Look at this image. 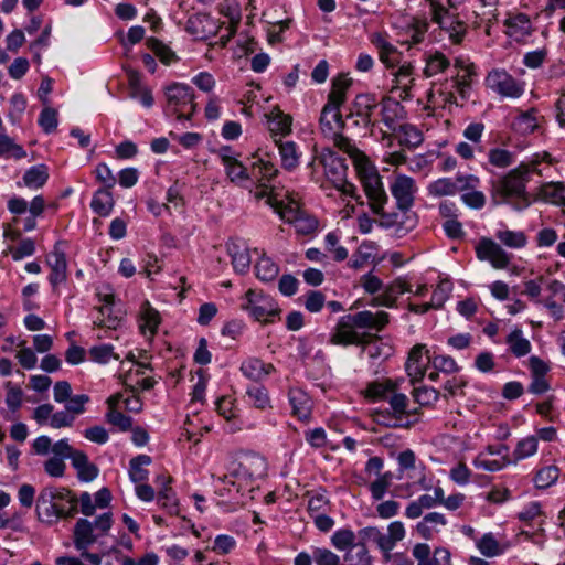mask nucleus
Segmentation results:
<instances>
[{"instance_id":"f257e3e1","label":"nucleus","mask_w":565,"mask_h":565,"mask_svg":"<svg viewBox=\"0 0 565 565\" xmlns=\"http://www.w3.org/2000/svg\"><path fill=\"white\" fill-rule=\"evenodd\" d=\"M556 161L547 151L534 153L529 160L491 182V198L495 204H512L515 210H524L531 205L526 185L532 172L544 174L540 166H553Z\"/></svg>"},{"instance_id":"f03ea898","label":"nucleus","mask_w":565,"mask_h":565,"mask_svg":"<svg viewBox=\"0 0 565 565\" xmlns=\"http://www.w3.org/2000/svg\"><path fill=\"white\" fill-rule=\"evenodd\" d=\"M267 463L258 454H245L232 462L228 472L217 477L221 495L247 497L255 487V481L266 475Z\"/></svg>"},{"instance_id":"7ed1b4c3","label":"nucleus","mask_w":565,"mask_h":565,"mask_svg":"<svg viewBox=\"0 0 565 565\" xmlns=\"http://www.w3.org/2000/svg\"><path fill=\"white\" fill-rule=\"evenodd\" d=\"M76 513L77 497L72 490L54 486L41 489L35 505V514L41 523L52 526Z\"/></svg>"},{"instance_id":"20e7f679","label":"nucleus","mask_w":565,"mask_h":565,"mask_svg":"<svg viewBox=\"0 0 565 565\" xmlns=\"http://www.w3.org/2000/svg\"><path fill=\"white\" fill-rule=\"evenodd\" d=\"M329 138L333 140L337 148L345 152L352 159L366 198H370L373 204L379 207L380 200L385 199V189L381 175L371 164L369 158L340 131Z\"/></svg>"},{"instance_id":"39448f33","label":"nucleus","mask_w":565,"mask_h":565,"mask_svg":"<svg viewBox=\"0 0 565 565\" xmlns=\"http://www.w3.org/2000/svg\"><path fill=\"white\" fill-rule=\"evenodd\" d=\"M312 170L311 177L316 182H320L321 178L318 170L322 169L324 181L321 182V188L327 189L329 183L332 188L338 190L342 195L358 199L356 186L347 180L348 167L344 160L330 149H324L321 153L313 158L309 163Z\"/></svg>"},{"instance_id":"423d86ee","label":"nucleus","mask_w":565,"mask_h":565,"mask_svg":"<svg viewBox=\"0 0 565 565\" xmlns=\"http://www.w3.org/2000/svg\"><path fill=\"white\" fill-rule=\"evenodd\" d=\"M267 204L280 216L291 224L299 235H312L319 227L318 220L301 207L300 199L296 193H287L284 199L268 195Z\"/></svg>"},{"instance_id":"0eeeda50","label":"nucleus","mask_w":565,"mask_h":565,"mask_svg":"<svg viewBox=\"0 0 565 565\" xmlns=\"http://www.w3.org/2000/svg\"><path fill=\"white\" fill-rule=\"evenodd\" d=\"M167 114L179 120H191L196 111L193 88L184 83H173L166 88Z\"/></svg>"},{"instance_id":"6e6552de","label":"nucleus","mask_w":565,"mask_h":565,"mask_svg":"<svg viewBox=\"0 0 565 565\" xmlns=\"http://www.w3.org/2000/svg\"><path fill=\"white\" fill-rule=\"evenodd\" d=\"M113 524L111 513L106 512L95 519H79L73 531V542L77 551H86L98 537L106 535Z\"/></svg>"},{"instance_id":"1a4fd4ad","label":"nucleus","mask_w":565,"mask_h":565,"mask_svg":"<svg viewBox=\"0 0 565 565\" xmlns=\"http://www.w3.org/2000/svg\"><path fill=\"white\" fill-rule=\"evenodd\" d=\"M484 86L500 98L516 99L525 92V83L502 67H494L488 72Z\"/></svg>"},{"instance_id":"9d476101","label":"nucleus","mask_w":565,"mask_h":565,"mask_svg":"<svg viewBox=\"0 0 565 565\" xmlns=\"http://www.w3.org/2000/svg\"><path fill=\"white\" fill-rule=\"evenodd\" d=\"M369 206L374 214L380 215V225L385 228H393L398 236L414 230L417 224V217L412 210H398L397 212H385V205L388 202V196L385 193V199L380 200L379 207L373 204V201L367 198Z\"/></svg>"},{"instance_id":"9b49d317","label":"nucleus","mask_w":565,"mask_h":565,"mask_svg":"<svg viewBox=\"0 0 565 565\" xmlns=\"http://www.w3.org/2000/svg\"><path fill=\"white\" fill-rule=\"evenodd\" d=\"M245 303L242 308L256 321L273 323L281 312L277 302L262 290L249 289L245 294Z\"/></svg>"},{"instance_id":"f8f14e48","label":"nucleus","mask_w":565,"mask_h":565,"mask_svg":"<svg viewBox=\"0 0 565 565\" xmlns=\"http://www.w3.org/2000/svg\"><path fill=\"white\" fill-rule=\"evenodd\" d=\"M397 460V479L415 480L423 490L429 489V481L426 476V466L417 459L412 449L401 451Z\"/></svg>"},{"instance_id":"ddd939ff","label":"nucleus","mask_w":565,"mask_h":565,"mask_svg":"<svg viewBox=\"0 0 565 565\" xmlns=\"http://www.w3.org/2000/svg\"><path fill=\"white\" fill-rule=\"evenodd\" d=\"M476 256L481 262H488L494 269H507L513 258L501 244L489 237H481L475 247Z\"/></svg>"},{"instance_id":"4468645a","label":"nucleus","mask_w":565,"mask_h":565,"mask_svg":"<svg viewBox=\"0 0 565 565\" xmlns=\"http://www.w3.org/2000/svg\"><path fill=\"white\" fill-rule=\"evenodd\" d=\"M388 188L397 210H412L418 191L416 181L412 177L396 173L391 180Z\"/></svg>"},{"instance_id":"2eb2a0df","label":"nucleus","mask_w":565,"mask_h":565,"mask_svg":"<svg viewBox=\"0 0 565 565\" xmlns=\"http://www.w3.org/2000/svg\"><path fill=\"white\" fill-rule=\"evenodd\" d=\"M454 66L457 70V74L450 82L455 86L461 102L466 103L471 97L472 82L477 76V67L472 62L463 57H457Z\"/></svg>"},{"instance_id":"dca6fc26","label":"nucleus","mask_w":565,"mask_h":565,"mask_svg":"<svg viewBox=\"0 0 565 565\" xmlns=\"http://www.w3.org/2000/svg\"><path fill=\"white\" fill-rule=\"evenodd\" d=\"M349 315L343 316L334 327L330 342L337 345H351V344H363L367 341V334L358 331L352 321L348 320Z\"/></svg>"},{"instance_id":"f3484780","label":"nucleus","mask_w":565,"mask_h":565,"mask_svg":"<svg viewBox=\"0 0 565 565\" xmlns=\"http://www.w3.org/2000/svg\"><path fill=\"white\" fill-rule=\"evenodd\" d=\"M215 153L220 158L231 182L242 184L249 179L246 167L237 159V154L232 147L222 146Z\"/></svg>"},{"instance_id":"a211bd4d","label":"nucleus","mask_w":565,"mask_h":565,"mask_svg":"<svg viewBox=\"0 0 565 565\" xmlns=\"http://www.w3.org/2000/svg\"><path fill=\"white\" fill-rule=\"evenodd\" d=\"M527 366L531 374V383L529 385V392L534 395H542L550 388V382L546 377L551 370L550 364L543 359L532 355L529 358Z\"/></svg>"},{"instance_id":"6ab92c4d","label":"nucleus","mask_w":565,"mask_h":565,"mask_svg":"<svg viewBox=\"0 0 565 565\" xmlns=\"http://www.w3.org/2000/svg\"><path fill=\"white\" fill-rule=\"evenodd\" d=\"M404 382L403 379H379L369 382L363 390L364 397L370 402L387 401L392 392L398 391L401 384Z\"/></svg>"},{"instance_id":"aec40b11","label":"nucleus","mask_w":565,"mask_h":565,"mask_svg":"<svg viewBox=\"0 0 565 565\" xmlns=\"http://www.w3.org/2000/svg\"><path fill=\"white\" fill-rule=\"evenodd\" d=\"M370 41L376 47L380 61L387 68H393L399 64L402 52L388 41L387 34L375 32L371 34Z\"/></svg>"},{"instance_id":"412c9836","label":"nucleus","mask_w":565,"mask_h":565,"mask_svg":"<svg viewBox=\"0 0 565 565\" xmlns=\"http://www.w3.org/2000/svg\"><path fill=\"white\" fill-rule=\"evenodd\" d=\"M381 121L391 131H396L401 121L404 120L406 111L404 106L392 97H383L380 102Z\"/></svg>"},{"instance_id":"4be33fe9","label":"nucleus","mask_w":565,"mask_h":565,"mask_svg":"<svg viewBox=\"0 0 565 565\" xmlns=\"http://www.w3.org/2000/svg\"><path fill=\"white\" fill-rule=\"evenodd\" d=\"M392 75V92H398V97L403 100L411 98V92L415 83V68L412 63L406 62L402 64Z\"/></svg>"},{"instance_id":"5701e85b","label":"nucleus","mask_w":565,"mask_h":565,"mask_svg":"<svg viewBox=\"0 0 565 565\" xmlns=\"http://www.w3.org/2000/svg\"><path fill=\"white\" fill-rule=\"evenodd\" d=\"M425 354H428L425 344H416L409 351L405 370L412 383L419 382L425 376L427 365V362L424 361Z\"/></svg>"},{"instance_id":"b1692460","label":"nucleus","mask_w":565,"mask_h":565,"mask_svg":"<svg viewBox=\"0 0 565 565\" xmlns=\"http://www.w3.org/2000/svg\"><path fill=\"white\" fill-rule=\"evenodd\" d=\"M447 525V519L439 512L427 513L415 526L418 536L433 540Z\"/></svg>"},{"instance_id":"393cba45","label":"nucleus","mask_w":565,"mask_h":565,"mask_svg":"<svg viewBox=\"0 0 565 565\" xmlns=\"http://www.w3.org/2000/svg\"><path fill=\"white\" fill-rule=\"evenodd\" d=\"M348 320L352 321L358 329L382 330L388 323V313L385 311L372 312L369 310L349 315Z\"/></svg>"},{"instance_id":"a878e982","label":"nucleus","mask_w":565,"mask_h":565,"mask_svg":"<svg viewBox=\"0 0 565 565\" xmlns=\"http://www.w3.org/2000/svg\"><path fill=\"white\" fill-rule=\"evenodd\" d=\"M504 25L507 26V34L516 42L524 41L533 31L532 22L525 13L510 15Z\"/></svg>"},{"instance_id":"bb28decb","label":"nucleus","mask_w":565,"mask_h":565,"mask_svg":"<svg viewBox=\"0 0 565 565\" xmlns=\"http://www.w3.org/2000/svg\"><path fill=\"white\" fill-rule=\"evenodd\" d=\"M344 127L340 107L326 104L320 115V128L326 137L335 135Z\"/></svg>"},{"instance_id":"cd10ccee","label":"nucleus","mask_w":565,"mask_h":565,"mask_svg":"<svg viewBox=\"0 0 565 565\" xmlns=\"http://www.w3.org/2000/svg\"><path fill=\"white\" fill-rule=\"evenodd\" d=\"M430 102L439 104L443 108L451 107L452 105L462 107L465 105L450 81H445L434 86L430 94Z\"/></svg>"},{"instance_id":"c85d7f7f","label":"nucleus","mask_w":565,"mask_h":565,"mask_svg":"<svg viewBox=\"0 0 565 565\" xmlns=\"http://www.w3.org/2000/svg\"><path fill=\"white\" fill-rule=\"evenodd\" d=\"M227 254L231 257L232 266L237 274H245L249 270L250 255L248 247L238 241L226 244Z\"/></svg>"},{"instance_id":"c756f323","label":"nucleus","mask_w":565,"mask_h":565,"mask_svg":"<svg viewBox=\"0 0 565 565\" xmlns=\"http://www.w3.org/2000/svg\"><path fill=\"white\" fill-rule=\"evenodd\" d=\"M411 291V284L405 278L398 277L383 289L382 294L375 298V301L377 305L392 308L395 306L399 295Z\"/></svg>"},{"instance_id":"7c9ffc66","label":"nucleus","mask_w":565,"mask_h":565,"mask_svg":"<svg viewBox=\"0 0 565 565\" xmlns=\"http://www.w3.org/2000/svg\"><path fill=\"white\" fill-rule=\"evenodd\" d=\"M544 117L536 108L521 111L513 121V127L522 135H530L542 129Z\"/></svg>"},{"instance_id":"2f4dec72","label":"nucleus","mask_w":565,"mask_h":565,"mask_svg":"<svg viewBox=\"0 0 565 565\" xmlns=\"http://www.w3.org/2000/svg\"><path fill=\"white\" fill-rule=\"evenodd\" d=\"M241 372L247 379L259 382L275 371V367L270 363H265L257 358H248L244 360L239 367Z\"/></svg>"},{"instance_id":"473e14b6","label":"nucleus","mask_w":565,"mask_h":565,"mask_svg":"<svg viewBox=\"0 0 565 565\" xmlns=\"http://www.w3.org/2000/svg\"><path fill=\"white\" fill-rule=\"evenodd\" d=\"M292 414L300 420H307L311 415L312 402L310 397L300 388H290L288 393Z\"/></svg>"},{"instance_id":"72a5a7b5","label":"nucleus","mask_w":565,"mask_h":565,"mask_svg":"<svg viewBox=\"0 0 565 565\" xmlns=\"http://www.w3.org/2000/svg\"><path fill=\"white\" fill-rule=\"evenodd\" d=\"M380 102L376 96L373 94H360L355 97L353 102V111L354 114L362 118L365 125L374 126V121L372 120L373 110L379 107Z\"/></svg>"},{"instance_id":"f704fd0d","label":"nucleus","mask_w":565,"mask_h":565,"mask_svg":"<svg viewBox=\"0 0 565 565\" xmlns=\"http://www.w3.org/2000/svg\"><path fill=\"white\" fill-rule=\"evenodd\" d=\"M73 456L71 462L77 472V478L83 482L93 481L99 472L97 466L92 463L88 456L82 450H77Z\"/></svg>"},{"instance_id":"c9c22d12","label":"nucleus","mask_w":565,"mask_h":565,"mask_svg":"<svg viewBox=\"0 0 565 565\" xmlns=\"http://www.w3.org/2000/svg\"><path fill=\"white\" fill-rule=\"evenodd\" d=\"M352 85V79L345 74H338L331 83L327 104L340 107L347 100V93Z\"/></svg>"},{"instance_id":"e433bc0d","label":"nucleus","mask_w":565,"mask_h":565,"mask_svg":"<svg viewBox=\"0 0 565 565\" xmlns=\"http://www.w3.org/2000/svg\"><path fill=\"white\" fill-rule=\"evenodd\" d=\"M537 198L553 205L565 206V184L563 182L543 183L539 188Z\"/></svg>"},{"instance_id":"4c0bfd02","label":"nucleus","mask_w":565,"mask_h":565,"mask_svg":"<svg viewBox=\"0 0 565 565\" xmlns=\"http://www.w3.org/2000/svg\"><path fill=\"white\" fill-rule=\"evenodd\" d=\"M49 175L50 173L46 164L40 163L32 166L24 172L22 182H19L18 185H23L31 190H39L47 182Z\"/></svg>"},{"instance_id":"58836bf2","label":"nucleus","mask_w":565,"mask_h":565,"mask_svg":"<svg viewBox=\"0 0 565 565\" xmlns=\"http://www.w3.org/2000/svg\"><path fill=\"white\" fill-rule=\"evenodd\" d=\"M539 449L537 437L533 435L525 436L518 440L511 452L510 461L512 465H518L520 461L533 457Z\"/></svg>"},{"instance_id":"ea45409f","label":"nucleus","mask_w":565,"mask_h":565,"mask_svg":"<svg viewBox=\"0 0 565 565\" xmlns=\"http://www.w3.org/2000/svg\"><path fill=\"white\" fill-rule=\"evenodd\" d=\"M510 353L520 359L527 355L532 350V344L527 338L524 337L520 328H514L505 339Z\"/></svg>"},{"instance_id":"a19ab883","label":"nucleus","mask_w":565,"mask_h":565,"mask_svg":"<svg viewBox=\"0 0 565 565\" xmlns=\"http://www.w3.org/2000/svg\"><path fill=\"white\" fill-rule=\"evenodd\" d=\"M160 322L161 318L158 310L152 308L150 303L146 301L141 307L139 320V328L142 334L153 337L157 333Z\"/></svg>"},{"instance_id":"79ce46f5","label":"nucleus","mask_w":565,"mask_h":565,"mask_svg":"<svg viewBox=\"0 0 565 565\" xmlns=\"http://www.w3.org/2000/svg\"><path fill=\"white\" fill-rule=\"evenodd\" d=\"M404 30L406 39L401 41V43L411 47L412 45L423 42L428 30V22L413 17L406 22Z\"/></svg>"},{"instance_id":"37998d69","label":"nucleus","mask_w":565,"mask_h":565,"mask_svg":"<svg viewBox=\"0 0 565 565\" xmlns=\"http://www.w3.org/2000/svg\"><path fill=\"white\" fill-rule=\"evenodd\" d=\"M268 117V129L270 134L276 138L290 134L291 131V117L289 115L284 114L278 108H275L270 111Z\"/></svg>"},{"instance_id":"c03bdc74","label":"nucleus","mask_w":565,"mask_h":565,"mask_svg":"<svg viewBox=\"0 0 565 565\" xmlns=\"http://www.w3.org/2000/svg\"><path fill=\"white\" fill-rule=\"evenodd\" d=\"M115 205V200L110 192V189L100 188L94 194L90 202V209L94 213L102 217L108 216Z\"/></svg>"},{"instance_id":"a18cd8bd","label":"nucleus","mask_w":565,"mask_h":565,"mask_svg":"<svg viewBox=\"0 0 565 565\" xmlns=\"http://www.w3.org/2000/svg\"><path fill=\"white\" fill-rule=\"evenodd\" d=\"M494 237L504 246L512 249H520L526 246L527 237L523 231H512L502 225L495 233Z\"/></svg>"},{"instance_id":"49530a36","label":"nucleus","mask_w":565,"mask_h":565,"mask_svg":"<svg viewBox=\"0 0 565 565\" xmlns=\"http://www.w3.org/2000/svg\"><path fill=\"white\" fill-rule=\"evenodd\" d=\"M51 268L49 280L53 287H56L66 279V259L63 253H52L47 258Z\"/></svg>"},{"instance_id":"de8ad7c7","label":"nucleus","mask_w":565,"mask_h":565,"mask_svg":"<svg viewBox=\"0 0 565 565\" xmlns=\"http://www.w3.org/2000/svg\"><path fill=\"white\" fill-rule=\"evenodd\" d=\"M458 193L455 178H439L427 185V194L431 198L452 196Z\"/></svg>"},{"instance_id":"09e8293b","label":"nucleus","mask_w":565,"mask_h":565,"mask_svg":"<svg viewBox=\"0 0 565 565\" xmlns=\"http://www.w3.org/2000/svg\"><path fill=\"white\" fill-rule=\"evenodd\" d=\"M279 271V266L270 257L265 255L262 256L255 264L256 277L264 282L276 280Z\"/></svg>"},{"instance_id":"8fccbe9b","label":"nucleus","mask_w":565,"mask_h":565,"mask_svg":"<svg viewBox=\"0 0 565 565\" xmlns=\"http://www.w3.org/2000/svg\"><path fill=\"white\" fill-rule=\"evenodd\" d=\"M151 463V457L148 455H138L129 462V478L134 483H140L148 479L149 472L146 469Z\"/></svg>"},{"instance_id":"3c124183","label":"nucleus","mask_w":565,"mask_h":565,"mask_svg":"<svg viewBox=\"0 0 565 565\" xmlns=\"http://www.w3.org/2000/svg\"><path fill=\"white\" fill-rule=\"evenodd\" d=\"M344 561L348 565H372L373 557L364 542H356L344 554Z\"/></svg>"},{"instance_id":"603ef678","label":"nucleus","mask_w":565,"mask_h":565,"mask_svg":"<svg viewBox=\"0 0 565 565\" xmlns=\"http://www.w3.org/2000/svg\"><path fill=\"white\" fill-rule=\"evenodd\" d=\"M281 158V166L287 170L295 169L299 163V153L297 146L292 141L282 142L281 139H275Z\"/></svg>"},{"instance_id":"864d4df0","label":"nucleus","mask_w":565,"mask_h":565,"mask_svg":"<svg viewBox=\"0 0 565 565\" xmlns=\"http://www.w3.org/2000/svg\"><path fill=\"white\" fill-rule=\"evenodd\" d=\"M472 465L475 468L488 471V472H497L504 469L508 466H511L510 458H491L487 455L479 452L472 460Z\"/></svg>"},{"instance_id":"5fc2aeb1","label":"nucleus","mask_w":565,"mask_h":565,"mask_svg":"<svg viewBox=\"0 0 565 565\" xmlns=\"http://www.w3.org/2000/svg\"><path fill=\"white\" fill-rule=\"evenodd\" d=\"M94 323L100 328L117 330L121 323V317L111 306L103 305L98 309V317L94 320Z\"/></svg>"},{"instance_id":"6e6d98bb","label":"nucleus","mask_w":565,"mask_h":565,"mask_svg":"<svg viewBox=\"0 0 565 565\" xmlns=\"http://www.w3.org/2000/svg\"><path fill=\"white\" fill-rule=\"evenodd\" d=\"M425 62L426 65L424 68V74L426 77H433L444 73L450 66V61L446 57L445 54L440 52H435L427 55Z\"/></svg>"},{"instance_id":"4d7b16f0","label":"nucleus","mask_w":565,"mask_h":565,"mask_svg":"<svg viewBox=\"0 0 565 565\" xmlns=\"http://www.w3.org/2000/svg\"><path fill=\"white\" fill-rule=\"evenodd\" d=\"M437 507L431 494H422L416 500L409 502L405 509V516L408 519L419 518L424 510Z\"/></svg>"},{"instance_id":"13d9d810","label":"nucleus","mask_w":565,"mask_h":565,"mask_svg":"<svg viewBox=\"0 0 565 565\" xmlns=\"http://www.w3.org/2000/svg\"><path fill=\"white\" fill-rule=\"evenodd\" d=\"M356 534L351 529L342 527L333 532L330 541L334 548L347 553L356 543Z\"/></svg>"},{"instance_id":"bf43d9fd","label":"nucleus","mask_w":565,"mask_h":565,"mask_svg":"<svg viewBox=\"0 0 565 565\" xmlns=\"http://www.w3.org/2000/svg\"><path fill=\"white\" fill-rule=\"evenodd\" d=\"M487 156L488 162L498 169H505L515 161V156L512 151L500 147L491 148Z\"/></svg>"},{"instance_id":"052dcab7","label":"nucleus","mask_w":565,"mask_h":565,"mask_svg":"<svg viewBox=\"0 0 565 565\" xmlns=\"http://www.w3.org/2000/svg\"><path fill=\"white\" fill-rule=\"evenodd\" d=\"M476 546L486 557H494L503 553V548L493 533H486L477 540Z\"/></svg>"},{"instance_id":"680f3d73","label":"nucleus","mask_w":565,"mask_h":565,"mask_svg":"<svg viewBox=\"0 0 565 565\" xmlns=\"http://www.w3.org/2000/svg\"><path fill=\"white\" fill-rule=\"evenodd\" d=\"M559 478V469L555 465L546 466L539 469L533 478L537 489H547L553 486Z\"/></svg>"},{"instance_id":"e2e57ef3","label":"nucleus","mask_w":565,"mask_h":565,"mask_svg":"<svg viewBox=\"0 0 565 565\" xmlns=\"http://www.w3.org/2000/svg\"><path fill=\"white\" fill-rule=\"evenodd\" d=\"M246 395L248 402L257 409L266 411L271 407L268 391L262 385L249 386L246 391Z\"/></svg>"},{"instance_id":"0e129e2a","label":"nucleus","mask_w":565,"mask_h":565,"mask_svg":"<svg viewBox=\"0 0 565 565\" xmlns=\"http://www.w3.org/2000/svg\"><path fill=\"white\" fill-rule=\"evenodd\" d=\"M392 480L393 473L391 471H386L370 482L369 491L374 501H381L385 497L387 490L392 486Z\"/></svg>"},{"instance_id":"69168bd1","label":"nucleus","mask_w":565,"mask_h":565,"mask_svg":"<svg viewBox=\"0 0 565 565\" xmlns=\"http://www.w3.org/2000/svg\"><path fill=\"white\" fill-rule=\"evenodd\" d=\"M431 19L441 29L448 31L455 23L459 22L452 14L438 1H431Z\"/></svg>"},{"instance_id":"338daca9","label":"nucleus","mask_w":565,"mask_h":565,"mask_svg":"<svg viewBox=\"0 0 565 565\" xmlns=\"http://www.w3.org/2000/svg\"><path fill=\"white\" fill-rule=\"evenodd\" d=\"M0 157L20 160L26 157V151L6 134H0Z\"/></svg>"},{"instance_id":"774afa93","label":"nucleus","mask_w":565,"mask_h":565,"mask_svg":"<svg viewBox=\"0 0 565 565\" xmlns=\"http://www.w3.org/2000/svg\"><path fill=\"white\" fill-rule=\"evenodd\" d=\"M401 132L399 143L408 148H416L423 142L422 132L413 125L401 124L397 127Z\"/></svg>"}]
</instances>
